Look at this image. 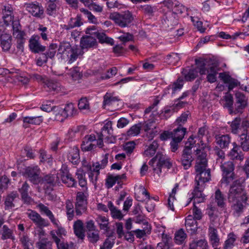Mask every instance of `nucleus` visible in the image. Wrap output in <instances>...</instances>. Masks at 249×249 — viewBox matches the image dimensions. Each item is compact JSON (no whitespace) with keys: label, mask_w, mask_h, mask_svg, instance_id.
<instances>
[{"label":"nucleus","mask_w":249,"mask_h":249,"mask_svg":"<svg viewBox=\"0 0 249 249\" xmlns=\"http://www.w3.org/2000/svg\"><path fill=\"white\" fill-rule=\"evenodd\" d=\"M159 146L158 142L156 141H153L145 150L143 152V155L145 157H151L153 156L156 153V150Z\"/></svg>","instance_id":"nucleus-51"},{"label":"nucleus","mask_w":249,"mask_h":249,"mask_svg":"<svg viewBox=\"0 0 249 249\" xmlns=\"http://www.w3.org/2000/svg\"><path fill=\"white\" fill-rule=\"evenodd\" d=\"M177 188H173L172 192L169 194L168 198L167 206L169 209L174 211L175 210L174 204L177 202L175 195L177 193Z\"/></svg>","instance_id":"nucleus-52"},{"label":"nucleus","mask_w":249,"mask_h":249,"mask_svg":"<svg viewBox=\"0 0 249 249\" xmlns=\"http://www.w3.org/2000/svg\"><path fill=\"white\" fill-rule=\"evenodd\" d=\"M39 39V36L35 35H33L30 38L29 47L32 53H37L46 50V47L40 44Z\"/></svg>","instance_id":"nucleus-16"},{"label":"nucleus","mask_w":249,"mask_h":249,"mask_svg":"<svg viewBox=\"0 0 249 249\" xmlns=\"http://www.w3.org/2000/svg\"><path fill=\"white\" fill-rule=\"evenodd\" d=\"M140 9L144 15L148 16L149 18L152 17L154 13L157 10L156 6L148 4L141 5Z\"/></svg>","instance_id":"nucleus-50"},{"label":"nucleus","mask_w":249,"mask_h":249,"mask_svg":"<svg viewBox=\"0 0 249 249\" xmlns=\"http://www.w3.org/2000/svg\"><path fill=\"white\" fill-rule=\"evenodd\" d=\"M135 196L136 199L139 201L142 202L145 199L150 198L149 193L144 188H138L135 193Z\"/></svg>","instance_id":"nucleus-43"},{"label":"nucleus","mask_w":249,"mask_h":249,"mask_svg":"<svg viewBox=\"0 0 249 249\" xmlns=\"http://www.w3.org/2000/svg\"><path fill=\"white\" fill-rule=\"evenodd\" d=\"M183 84V80L181 78H178L172 85H169L168 88V89H172V94H174L177 91L180 90L182 88Z\"/></svg>","instance_id":"nucleus-55"},{"label":"nucleus","mask_w":249,"mask_h":249,"mask_svg":"<svg viewBox=\"0 0 249 249\" xmlns=\"http://www.w3.org/2000/svg\"><path fill=\"white\" fill-rule=\"evenodd\" d=\"M87 207V196L82 192H78L77 194L75 211L78 215H81L84 213Z\"/></svg>","instance_id":"nucleus-13"},{"label":"nucleus","mask_w":249,"mask_h":249,"mask_svg":"<svg viewBox=\"0 0 249 249\" xmlns=\"http://www.w3.org/2000/svg\"><path fill=\"white\" fill-rule=\"evenodd\" d=\"M209 236L212 246L213 247H217L219 242L217 230L213 227H210L209 228Z\"/></svg>","instance_id":"nucleus-37"},{"label":"nucleus","mask_w":249,"mask_h":249,"mask_svg":"<svg viewBox=\"0 0 249 249\" xmlns=\"http://www.w3.org/2000/svg\"><path fill=\"white\" fill-rule=\"evenodd\" d=\"M187 238V234L182 229L177 231L175 234L174 240L177 244H182Z\"/></svg>","instance_id":"nucleus-49"},{"label":"nucleus","mask_w":249,"mask_h":249,"mask_svg":"<svg viewBox=\"0 0 249 249\" xmlns=\"http://www.w3.org/2000/svg\"><path fill=\"white\" fill-rule=\"evenodd\" d=\"M58 177L55 174H48L40 177L39 184L54 186L57 184Z\"/></svg>","instance_id":"nucleus-26"},{"label":"nucleus","mask_w":249,"mask_h":249,"mask_svg":"<svg viewBox=\"0 0 249 249\" xmlns=\"http://www.w3.org/2000/svg\"><path fill=\"white\" fill-rule=\"evenodd\" d=\"M13 35L17 39V48L21 52L24 50L25 42V32L21 30V26L19 20L13 22Z\"/></svg>","instance_id":"nucleus-8"},{"label":"nucleus","mask_w":249,"mask_h":249,"mask_svg":"<svg viewBox=\"0 0 249 249\" xmlns=\"http://www.w3.org/2000/svg\"><path fill=\"white\" fill-rule=\"evenodd\" d=\"M189 247L192 249H208L209 246L206 239H201L193 241L190 243Z\"/></svg>","instance_id":"nucleus-38"},{"label":"nucleus","mask_w":249,"mask_h":249,"mask_svg":"<svg viewBox=\"0 0 249 249\" xmlns=\"http://www.w3.org/2000/svg\"><path fill=\"white\" fill-rule=\"evenodd\" d=\"M119 100L118 97L110 96L107 93L104 97L103 107L105 108L106 106L112 105L114 103Z\"/></svg>","instance_id":"nucleus-60"},{"label":"nucleus","mask_w":249,"mask_h":249,"mask_svg":"<svg viewBox=\"0 0 249 249\" xmlns=\"http://www.w3.org/2000/svg\"><path fill=\"white\" fill-rule=\"evenodd\" d=\"M109 18L121 28L129 26L133 20V16L129 11H125L122 13H111L109 16Z\"/></svg>","instance_id":"nucleus-7"},{"label":"nucleus","mask_w":249,"mask_h":249,"mask_svg":"<svg viewBox=\"0 0 249 249\" xmlns=\"http://www.w3.org/2000/svg\"><path fill=\"white\" fill-rule=\"evenodd\" d=\"M225 104L224 107L228 108L230 114H234V110L233 109V97L231 94H229L224 96Z\"/></svg>","instance_id":"nucleus-53"},{"label":"nucleus","mask_w":249,"mask_h":249,"mask_svg":"<svg viewBox=\"0 0 249 249\" xmlns=\"http://www.w3.org/2000/svg\"><path fill=\"white\" fill-rule=\"evenodd\" d=\"M52 238L54 240L64 239L67 236V231L66 229L61 226L56 227V229L52 230L50 233Z\"/></svg>","instance_id":"nucleus-30"},{"label":"nucleus","mask_w":249,"mask_h":249,"mask_svg":"<svg viewBox=\"0 0 249 249\" xmlns=\"http://www.w3.org/2000/svg\"><path fill=\"white\" fill-rule=\"evenodd\" d=\"M19 242L21 244L24 249H30V248L33 244L31 240L27 234L24 232H20L18 234Z\"/></svg>","instance_id":"nucleus-46"},{"label":"nucleus","mask_w":249,"mask_h":249,"mask_svg":"<svg viewBox=\"0 0 249 249\" xmlns=\"http://www.w3.org/2000/svg\"><path fill=\"white\" fill-rule=\"evenodd\" d=\"M165 61L170 65H175L179 60V57L177 53L168 54L164 58Z\"/></svg>","instance_id":"nucleus-58"},{"label":"nucleus","mask_w":249,"mask_h":249,"mask_svg":"<svg viewBox=\"0 0 249 249\" xmlns=\"http://www.w3.org/2000/svg\"><path fill=\"white\" fill-rule=\"evenodd\" d=\"M196 64L197 66L200 75L207 74V80L210 83L216 81V75L219 71L218 65L211 60L202 58L195 59Z\"/></svg>","instance_id":"nucleus-2"},{"label":"nucleus","mask_w":249,"mask_h":249,"mask_svg":"<svg viewBox=\"0 0 249 249\" xmlns=\"http://www.w3.org/2000/svg\"><path fill=\"white\" fill-rule=\"evenodd\" d=\"M68 160L73 164L76 165L80 161L79 150L76 146L71 148L68 156Z\"/></svg>","instance_id":"nucleus-35"},{"label":"nucleus","mask_w":249,"mask_h":249,"mask_svg":"<svg viewBox=\"0 0 249 249\" xmlns=\"http://www.w3.org/2000/svg\"><path fill=\"white\" fill-rule=\"evenodd\" d=\"M149 164L152 167L154 173L156 174L158 176L161 175L163 168L165 167L169 169L172 166V163L170 161V160L162 152H158L149 161Z\"/></svg>","instance_id":"nucleus-5"},{"label":"nucleus","mask_w":249,"mask_h":249,"mask_svg":"<svg viewBox=\"0 0 249 249\" xmlns=\"http://www.w3.org/2000/svg\"><path fill=\"white\" fill-rule=\"evenodd\" d=\"M58 47L56 43H51L49 46L47 51L44 53L49 58L53 59L55 56L56 49Z\"/></svg>","instance_id":"nucleus-61"},{"label":"nucleus","mask_w":249,"mask_h":249,"mask_svg":"<svg viewBox=\"0 0 249 249\" xmlns=\"http://www.w3.org/2000/svg\"><path fill=\"white\" fill-rule=\"evenodd\" d=\"M60 174L62 182L66 185L67 184V187H75L76 186V180L69 173L67 167L62 166L60 169Z\"/></svg>","instance_id":"nucleus-18"},{"label":"nucleus","mask_w":249,"mask_h":249,"mask_svg":"<svg viewBox=\"0 0 249 249\" xmlns=\"http://www.w3.org/2000/svg\"><path fill=\"white\" fill-rule=\"evenodd\" d=\"M43 120L42 116L23 117L22 126L24 128H27L29 127L31 125H39Z\"/></svg>","instance_id":"nucleus-25"},{"label":"nucleus","mask_w":249,"mask_h":249,"mask_svg":"<svg viewBox=\"0 0 249 249\" xmlns=\"http://www.w3.org/2000/svg\"><path fill=\"white\" fill-rule=\"evenodd\" d=\"M37 246L38 249H52V243L47 239H42L37 242Z\"/></svg>","instance_id":"nucleus-64"},{"label":"nucleus","mask_w":249,"mask_h":249,"mask_svg":"<svg viewBox=\"0 0 249 249\" xmlns=\"http://www.w3.org/2000/svg\"><path fill=\"white\" fill-rule=\"evenodd\" d=\"M41 170L37 165L27 167L24 173V175L29 178V180L35 185L39 184Z\"/></svg>","instance_id":"nucleus-9"},{"label":"nucleus","mask_w":249,"mask_h":249,"mask_svg":"<svg viewBox=\"0 0 249 249\" xmlns=\"http://www.w3.org/2000/svg\"><path fill=\"white\" fill-rule=\"evenodd\" d=\"M220 169L222 172V178L220 181L221 185L227 186L231 183L235 177L234 173L235 165L231 161L221 162Z\"/></svg>","instance_id":"nucleus-6"},{"label":"nucleus","mask_w":249,"mask_h":249,"mask_svg":"<svg viewBox=\"0 0 249 249\" xmlns=\"http://www.w3.org/2000/svg\"><path fill=\"white\" fill-rule=\"evenodd\" d=\"M26 213L28 217L37 226L39 227H46L48 225L47 221L42 218L36 211L28 210Z\"/></svg>","instance_id":"nucleus-21"},{"label":"nucleus","mask_w":249,"mask_h":249,"mask_svg":"<svg viewBox=\"0 0 249 249\" xmlns=\"http://www.w3.org/2000/svg\"><path fill=\"white\" fill-rule=\"evenodd\" d=\"M238 149L239 146L237 144H235V146H234L230 151L229 156L231 159L232 160L243 161L244 159V154L241 151L239 153L238 152Z\"/></svg>","instance_id":"nucleus-39"},{"label":"nucleus","mask_w":249,"mask_h":249,"mask_svg":"<svg viewBox=\"0 0 249 249\" xmlns=\"http://www.w3.org/2000/svg\"><path fill=\"white\" fill-rule=\"evenodd\" d=\"M241 134L238 135L239 138V147L244 152L249 151V131L247 130V125H244Z\"/></svg>","instance_id":"nucleus-17"},{"label":"nucleus","mask_w":249,"mask_h":249,"mask_svg":"<svg viewBox=\"0 0 249 249\" xmlns=\"http://www.w3.org/2000/svg\"><path fill=\"white\" fill-rule=\"evenodd\" d=\"M2 18L6 25H9L14 20L13 9L11 6L9 4L4 5L2 9ZM17 20H15L16 21Z\"/></svg>","instance_id":"nucleus-24"},{"label":"nucleus","mask_w":249,"mask_h":249,"mask_svg":"<svg viewBox=\"0 0 249 249\" xmlns=\"http://www.w3.org/2000/svg\"><path fill=\"white\" fill-rule=\"evenodd\" d=\"M202 141L200 140L202 147L201 149H196V155L197 156L196 164L195 166L196 175L195 181L197 186H202L205 182L209 181L211 179L210 171L206 169L207 166V160L206 153L204 151L205 146Z\"/></svg>","instance_id":"nucleus-1"},{"label":"nucleus","mask_w":249,"mask_h":249,"mask_svg":"<svg viewBox=\"0 0 249 249\" xmlns=\"http://www.w3.org/2000/svg\"><path fill=\"white\" fill-rule=\"evenodd\" d=\"M80 49H88L91 48L97 47L98 44L96 38L91 36H84L80 39Z\"/></svg>","instance_id":"nucleus-22"},{"label":"nucleus","mask_w":249,"mask_h":249,"mask_svg":"<svg viewBox=\"0 0 249 249\" xmlns=\"http://www.w3.org/2000/svg\"><path fill=\"white\" fill-rule=\"evenodd\" d=\"M236 239V235L232 232L228 235V238L225 242L224 249H228L232 248L234 246V243Z\"/></svg>","instance_id":"nucleus-59"},{"label":"nucleus","mask_w":249,"mask_h":249,"mask_svg":"<svg viewBox=\"0 0 249 249\" xmlns=\"http://www.w3.org/2000/svg\"><path fill=\"white\" fill-rule=\"evenodd\" d=\"M185 226L187 230L190 232L191 234L195 233L197 230V222L193 216L188 215L185 219Z\"/></svg>","instance_id":"nucleus-31"},{"label":"nucleus","mask_w":249,"mask_h":249,"mask_svg":"<svg viewBox=\"0 0 249 249\" xmlns=\"http://www.w3.org/2000/svg\"><path fill=\"white\" fill-rule=\"evenodd\" d=\"M231 141V137L228 134L218 135L215 136V142L221 149L228 147Z\"/></svg>","instance_id":"nucleus-29"},{"label":"nucleus","mask_w":249,"mask_h":249,"mask_svg":"<svg viewBox=\"0 0 249 249\" xmlns=\"http://www.w3.org/2000/svg\"><path fill=\"white\" fill-rule=\"evenodd\" d=\"M96 141V137L94 134L86 135L81 145L83 151H89L96 147V144L92 143Z\"/></svg>","instance_id":"nucleus-23"},{"label":"nucleus","mask_w":249,"mask_h":249,"mask_svg":"<svg viewBox=\"0 0 249 249\" xmlns=\"http://www.w3.org/2000/svg\"><path fill=\"white\" fill-rule=\"evenodd\" d=\"M112 122L108 121L106 123L101 129V135L105 139H108L112 136Z\"/></svg>","instance_id":"nucleus-45"},{"label":"nucleus","mask_w":249,"mask_h":249,"mask_svg":"<svg viewBox=\"0 0 249 249\" xmlns=\"http://www.w3.org/2000/svg\"><path fill=\"white\" fill-rule=\"evenodd\" d=\"M126 180V176L124 174L121 175L108 176L106 179V183L109 187H112L117 182L118 185L121 186L125 184L124 183Z\"/></svg>","instance_id":"nucleus-27"},{"label":"nucleus","mask_w":249,"mask_h":249,"mask_svg":"<svg viewBox=\"0 0 249 249\" xmlns=\"http://www.w3.org/2000/svg\"><path fill=\"white\" fill-rule=\"evenodd\" d=\"M182 73L185 80L188 81L194 80L197 75V72L196 70L189 68L183 69Z\"/></svg>","instance_id":"nucleus-41"},{"label":"nucleus","mask_w":249,"mask_h":249,"mask_svg":"<svg viewBox=\"0 0 249 249\" xmlns=\"http://www.w3.org/2000/svg\"><path fill=\"white\" fill-rule=\"evenodd\" d=\"M77 110L72 103H69L65 105V107L55 114V120L63 122L68 117H71L76 114Z\"/></svg>","instance_id":"nucleus-10"},{"label":"nucleus","mask_w":249,"mask_h":249,"mask_svg":"<svg viewBox=\"0 0 249 249\" xmlns=\"http://www.w3.org/2000/svg\"><path fill=\"white\" fill-rule=\"evenodd\" d=\"M45 89L48 91H58L61 90V85L59 83L53 80L47 81L45 83Z\"/></svg>","instance_id":"nucleus-47"},{"label":"nucleus","mask_w":249,"mask_h":249,"mask_svg":"<svg viewBox=\"0 0 249 249\" xmlns=\"http://www.w3.org/2000/svg\"><path fill=\"white\" fill-rule=\"evenodd\" d=\"M83 24L82 16L81 15H77L75 18H70L68 24L64 25V29L69 30L75 27H80Z\"/></svg>","instance_id":"nucleus-32"},{"label":"nucleus","mask_w":249,"mask_h":249,"mask_svg":"<svg viewBox=\"0 0 249 249\" xmlns=\"http://www.w3.org/2000/svg\"><path fill=\"white\" fill-rule=\"evenodd\" d=\"M96 220L99 225L101 230H104L106 232L108 231L109 229L108 226L109 222L107 217L104 216L99 215L96 218Z\"/></svg>","instance_id":"nucleus-48"},{"label":"nucleus","mask_w":249,"mask_h":249,"mask_svg":"<svg viewBox=\"0 0 249 249\" xmlns=\"http://www.w3.org/2000/svg\"><path fill=\"white\" fill-rule=\"evenodd\" d=\"M108 154H105L101 160V163H96L95 168L93 169V171L90 172L89 175L90 180L92 182V185L95 186L97 176L99 174V169H104L108 163Z\"/></svg>","instance_id":"nucleus-12"},{"label":"nucleus","mask_w":249,"mask_h":249,"mask_svg":"<svg viewBox=\"0 0 249 249\" xmlns=\"http://www.w3.org/2000/svg\"><path fill=\"white\" fill-rule=\"evenodd\" d=\"M235 108L234 109V114L238 113H242L243 110L247 107L248 105V99L245 95L240 91L236 92L235 94Z\"/></svg>","instance_id":"nucleus-11"},{"label":"nucleus","mask_w":249,"mask_h":249,"mask_svg":"<svg viewBox=\"0 0 249 249\" xmlns=\"http://www.w3.org/2000/svg\"><path fill=\"white\" fill-rule=\"evenodd\" d=\"M228 199L230 202L235 203L234 209L238 212L242 211L247 205L248 197L242 188H230Z\"/></svg>","instance_id":"nucleus-4"},{"label":"nucleus","mask_w":249,"mask_h":249,"mask_svg":"<svg viewBox=\"0 0 249 249\" xmlns=\"http://www.w3.org/2000/svg\"><path fill=\"white\" fill-rule=\"evenodd\" d=\"M245 125H247L248 130L249 128V121L245 119L241 122L240 117H236L231 123V131L232 134L238 135L241 133L242 128Z\"/></svg>","instance_id":"nucleus-15"},{"label":"nucleus","mask_w":249,"mask_h":249,"mask_svg":"<svg viewBox=\"0 0 249 249\" xmlns=\"http://www.w3.org/2000/svg\"><path fill=\"white\" fill-rule=\"evenodd\" d=\"M18 196V194L15 192H12L7 196L5 201V210L9 209L14 207L13 202Z\"/></svg>","instance_id":"nucleus-56"},{"label":"nucleus","mask_w":249,"mask_h":249,"mask_svg":"<svg viewBox=\"0 0 249 249\" xmlns=\"http://www.w3.org/2000/svg\"><path fill=\"white\" fill-rule=\"evenodd\" d=\"M141 128V124H135L132 126L127 131V134L129 136H137L140 133Z\"/></svg>","instance_id":"nucleus-63"},{"label":"nucleus","mask_w":249,"mask_h":249,"mask_svg":"<svg viewBox=\"0 0 249 249\" xmlns=\"http://www.w3.org/2000/svg\"><path fill=\"white\" fill-rule=\"evenodd\" d=\"M200 188H195L193 192L192 193V196L189 198L187 205H188L192 200L194 199L195 202L201 203L205 199V196L202 194V191L199 190Z\"/></svg>","instance_id":"nucleus-36"},{"label":"nucleus","mask_w":249,"mask_h":249,"mask_svg":"<svg viewBox=\"0 0 249 249\" xmlns=\"http://www.w3.org/2000/svg\"><path fill=\"white\" fill-rule=\"evenodd\" d=\"M215 199L217 206L220 208L225 209L226 207L225 199L221 192L218 189L215 192Z\"/></svg>","instance_id":"nucleus-57"},{"label":"nucleus","mask_w":249,"mask_h":249,"mask_svg":"<svg viewBox=\"0 0 249 249\" xmlns=\"http://www.w3.org/2000/svg\"><path fill=\"white\" fill-rule=\"evenodd\" d=\"M175 0H165L163 1V4L165 6L167 7L169 9H172L173 8H177L178 9L175 10V12L177 13H182L183 12L182 10L184 9V7L182 5H180L179 4H177V3Z\"/></svg>","instance_id":"nucleus-44"},{"label":"nucleus","mask_w":249,"mask_h":249,"mask_svg":"<svg viewBox=\"0 0 249 249\" xmlns=\"http://www.w3.org/2000/svg\"><path fill=\"white\" fill-rule=\"evenodd\" d=\"M26 9L34 17L36 18H42L43 17V8L37 2L26 4Z\"/></svg>","instance_id":"nucleus-19"},{"label":"nucleus","mask_w":249,"mask_h":249,"mask_svg":"<svg viewBox=\"0 0 249 249\" xmlns=\"http://www.w3.org/2000/svg\"><path fill=\"white\" fill-rule=\"evenodd\" d=\"M193 161V158L192 156V150H191L190 148L184 147L181 158V163L184 169L186 170L190 168Z\"/></svg>","instance_id":"nucleus-20"},{"label":"nucleus","mask_w":249,"mask_h":249,"mask_svg":"<svg viewBox=\"0 0 249 249\" xmlns=\"http://www.w3.org/2000/svg\"><path fill=\"white\" fill-rule=\"evenodd\" d=\"M84 52L77 46H71L68 41L60 42L57 49V55L63 60H67L68 63L74 62Z\"/></svg>","instance_id":"nucleus-3"},{"label":"nucleus","mask_w":249,"mask_h":249,"mask_svg":"<svg viewBox=\"0 0 249 249\" xmlns=\"http://www.w3.org/2000/svg\"><path fill=\"white\" fill-rule=\"evenodd\" d=\"M39 159L40 161L41 162H50L52 161V156L50 154L47 153L44 150L41 149L39 150Z\"/></svg>","instance_id":"nucleus-62"},{"label":"nucleus","mask_w":249,"mask_h":249,"mask_svg":"<svg viewBox=\"0 0 249 249\" xmlns=\"http://www.w3.org/2000/svg\"><path fill=\"white\" fill-rule=\"evenodd\" d=\"M95 30V26H92L87 28L86 33L87 34L94 35L98 39L99 43L101 44L107 43L111 45L114 44V40L112 38L107 37L103 32H99L98 31L93 32V31Z\"/></svg>","instance_id":"nucleus-14"},{"label":"nucleus","mask_w":249,"mask_h":249,"mask_svg":"<svg viewBox=\"0 0 249 249\" xmlns=\"http://www.w3.org/2000/svg\"><path fill=\"white\" fill-rule=\"evenodd\" d=\"M74 233L79 239L83 240L85 237L84 224L80 220H77L74 222L73 226Z\"/></svg>","instance_id":"nucleus-34"},{"label":"nucleus","mask_w":249,"mask_h":249,"mask_svg":"<svg viewBox=\"0 0 249 249\" xmlns=\"http://www.w3.org/2000/svg\"><path fill=\"white\" fill-rule=\"evenodd\" d=\"M12 37L8 34L2 35L0 37V45L4 51H8L11 46Z\"/></svg>","instance_id":"nucleus-42"},{"label":"nucleus","mask_w":249,"mask_h":249,"mask_svg":"<svg viewBox=\"0 0 249 249\" xmlns=\"http://www.w3.org/2000/svg\"><path fill=\"white\" fill-rule=\"evenodd\" d=\"M55 243L57 249H73L74 244L72 242L68 243L65 242L64 239H59L53 241Z\"/></svg>","instance_id":"nucleus-54"},{"label":"nucleus","mask_w":249,"mask_h":249,"mask_svg":"<svg viewBox=\"0 0 249 249\" xmlns=\"http://www.w3.org/2000/svg\"><path fill=\"white\" fill-rule=\"evenodd\" d=\"M219 78L225 84H228V89L230 90L237 87L238 85V81L232 78L230 75L225 72H221L219 74Z\"/></svg>","instance_id":"nucleus-28"},{"label":"nucleus","mask_w":249,"mask_h":249,"mask_svg":"<svg viewBox=\"0 0 249 249\" xmlns=\"http://www.w3.org/2000/svg\"><path fill=\"white\" fill-rule=\"evenodd\" d=\"M0 235L2 240L11 239L12 241L15 240V236L13 230L10 229L7 225H4L0 230Z\"/></svg>","instance_id":"nucleus-33"},{"label":"nucleus","mask_w":249,"mask_h":249,"mask_svg":"<svg viewBox=\"0 0 249 249\" xmlns=\"http://www.w3.org/2000/svg\"><path fill=\"white\" fill-rule=\"evenodd\" d=\"M187 132L186 128L181 126H178V128L174 129L172 133V139L181 142L183 139Z\"/></svg>","instance_id":"nucleus-40"}]
</instances>
